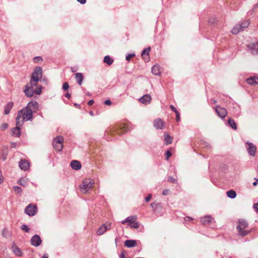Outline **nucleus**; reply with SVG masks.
Here are the masks:
<instances>
[{"mask_svg":"<svg viewBox=\"0 0 258 258\" xmlns=\"http://www.w3.org/2000/svg\"><path fill=\"white\" fill-rule=\"evenodd\" d=\"M38 103L36 101L29 102L27 106L18 112L16 118L18 124H23L26 120L30 119L32 117V113L37 110Z\"/></svg>","mask_w":258,"mask_h":258,"instance_id":"1","label":"nucleus"},{"mask_svg":"<svg viewBox=\"0 0 258 258\" xmlns=\"http://www.w3.org/2000/svg\"><path fill=\"white\" fill-rule=\"evenodd\" d=\"M133 127L132 123L127 120H123L116 123L113 127L112 131L109 130L107 131V133H110L113 135L123 134Z\"/></svg>","mask_w":258,"mask_h":258,"instance_id":"2","label":"nucleus"},{"mask_svg":"<svg viewBox=\"0 0 258 258\" xmlns=\"http://www.w3.org/2000/svg\"><path fill=\"white\" fill-rule=\"evenodd\" d=\"M41 87L35 86L34 85L31 84V82L28 84L25 87L24 92L26 95L28 97H32L34 92L38 95H39L41 93Z\"/></svg>","mask_w":258,"mask_h":258,"instance_id":"3","label":"nucleus"},{"mask_svg":"<svg viewBox=\"0 0 258 258\" xmlns=\"http://www.w3.org/2000/svg\"><path fill=\"white\" fill-rule=\"evenodd\" d=\"M94 183V180L92 179H85L80 185V189L81 192L83 194L86 193L93 187Z\"/></svg>","mask_w":258,"mask_h":258,"instance_id":"4","label":"nucleus"},{"mask_svg":"<svg viewBox=\"0 0 258 258\" xmlns=\"http://www.w3.org/2000/svg\"><path fill=\"white\" fill-rule=\"evenodd\" d=\"M239 234L242 236L247 235L250 231L247 222L244 220H240L236 227Z\"/></svg>","mask_w":258,"mask_h":258,"instance_id":"5","label":"nucleus"},{"mask_svg":"<svg viewBox=\"0 0 258 258\" xmlns=\"http://www.w3.org/2000/svg\"><path fill=\"white\" fill-rule=\"evenodd\" d=\"M42 77V69L40 67H37L35 69L34 72L32 74L30 82L31 84L36 86L38 81Z\"/></svg>","mask_w":258,"mask_h":258,"instance_id":"6","label":"nucleus"},{"mask_svg":"<svg viewBox=\"0 0 258 258\" xmlns=\"http://www.w3.org/2000/svg\"><path fill=\"white\" fill-rule=\"evenodd\" d=\"M137 218L136 216H130L121 222L122 224L127 223L132 228H138L139 227V223L137 222Z\"/></svg>","mask_w":258,"mask_h":258,"instance_id":"7","label":"nucleus"},{"mask_svg":"<svg viewBox=\"0 0 258 258\" xmlns=\"http://www.w3.org/2000/svg\"><path fill=\"white\" fill-rule=\"evenodd\" d=\"M63 138L61 136H58L55 138L53 142V146L56 150L60 151L63 148Z\"/></svg>","mask_w":258,"mask_h":258,"instance_id":"8","label":"nucleus"},{"mask_svg":"<svg viewBox=\"0 0 258 258\" xmlns=\"http://www.w3.org/2000/svg\"><path fill=\"white\" fill-rule=\"evenodd\" d=\"M37 212V207L34 204H29L25 209V213L30 216H34Z\"/></svg>","mask_w":258,"mask_h":258,"instance_id":"9","label":"nucleus"},{"mask_svg":"<svg viewBox=\"0 0 258 258\" xmlns=\"http://www.w3.org/2000/svg\"><path fill=\"white\" fill-rule=\"evenodd\" d=\"M111 223H106L101 226L97 230V234L98 235H100L105 233V232L111 228Z\"/></svg>","mask_w":258,"mask_h":258,"instance_id":"10","label":"nucleus"},{"mask_svg":"<svg viewBox=\"0 0 258 258\" xmlns=\"http://www.w3.org/2000/svg\"><path fill=\"white\" fill-rule=\"evenodd\" d=\"M215 111L217 114L222 118H224L227 114L226 109L219 106H218L215 108Z\"/></svg>","mask_w":258,"mask_h":258,"instance_id":"11","label":"nucleus"},{"mask_svg":"<svg viewBox=\"0 0 258 258\" xmlns=\"http://www.w3.org/2000/svg\"><path fill=\"white\" fill-rule=\"evenodd\" d=\"M154 127L157 129H162L165 125V122L161 118H156L153 122Z\"/></svg>","mask_w":258,"mask_h":258,"instance_id":"12","label":"nucleus"},{"mask_svg":"<svg viewBox=\"0 0 258 258\" xmlns=\"http://www.w3.org/2000/svg\"><path fill=\"white\" fill-rule=\"evenodd\" d=\"M19 166L21 169L27 170L30 167V163L27 160L22 159L20 162Z\"/></svg>","mask_w":258,"mask_h":258,"instance_id":"13","label":"nucleus"},{"mask_svg":"<svg viewBox=\"0 0 258 258\" xmlns=\"http://www.w3.org/2000/svg\"><path fill=\"white\" fill-rule=\"evenodd\" d=\"M31 244L34 246H39L41 243V238L37 235H36L32 237L31 239Z\"/></svg>","mask_w":258,"mask_h":258,"instance_id":"14","label":"nucleus"},{"mask_svg":"<svg viewBox=\"0 0 258 258\" xmlns=\"http://www.w3.org/2000/svg\"><path fill=\"white\" fill-rule=\"evenodd\" d=\"M151 97L149 95H145L139 99V101L144 104H147L151 102Z\"/></svg>","mask_w":258,"mask_h":258,"instance_id":"15","label":"nucleus"},{"mask_svg":"<svg viewBox=\"0 0 258 258\" xmlns=\"http://www.w3.org/2000/svg\"><path fill=\"white\" fill-rule=\"evenodd\" d=\"M150 49V47H148L144 49L142 53V57L145 61H149L150 60L149 52Z\"/></svg>","mask_w":258,"mask_h":258,"instance_id":"16","label":"nucleus"},{"mask_svg":"<svg viewBox=\"0 0 258 258\" xmlns=\"http://www.w3.org/2000/svg\"><path fill=\"white\" fill-rule=\"evenodd\" d=\"M214 221V219L209 216H205L201 218V222L203 225H207L212 223Z\"/></svg>","mask_w":258,"mask_h":258,"instance_id":"17","label":"nucleus"},{"mask_svg":"<svg viewBox=\"0 0 258 258\" xmlns=\"http://www.w3.org/2000/svg\"><path fill=\"white\" fill-rule=\"evenodd\" d=\"M23 124H18L16 121V127L12 130L13 134L16 137H19L21 135V127Z\"/></svg>","mask_w":258,"mask_h":258,"instance_id":"18","label":"nucleus"},{"mask_svg":"<svg viewBox=\"0 0 258 258\" xmlns=\"http://www.w3.org/2000/svg\"><path fill=\"white\" fill-rule=\"evenodd\" d=\"M247 145H248V147H247L248 152L249 153V154L250 155L254 156L255 153V151H256V147L253 144H252L251 143L247 144Z\"/></svg>","mask_w":258,"mask_h":258,"instance_id":"19","label":"nucleus"},{"mask_svg":"<svg viewBox=\"0 0 258 258\" xmlns=\"http://www.w3.org/2000/svg\"><path fill=\"white\" fill-rule=\"evenodd\" d=\"M13 252L14 254L17 256H22L23 252L21 250V249L18 247L17 246L14 245L12 247Z\"/></svg>","mask_w":258,"mask_h":258,"instance_id":"20","label":"nucleus"},{"mask_svg":"<svg viewBox=\"0 0 258 258\" xmlns=\"http://www.w3.org/2000/svg\"><path fill=\"white\" fill-rule=\"evenodd\" d=\"M14 103L13 102H9L7 104L5 107L4 113L5 114H8L12 107H13Z\"/></svg>","mask_w":258,"mask_h":258,"instance_id":"21","label":"nucleus"},{"mask_svg":"<svg viewBox=\"0 0 258 258\" xmlns=\"http://www.w3.org/2000/svg\"><path fill=\"white\" fill-rule=\"evenodd\" d=\"M137 241L134 240H127L124 242V245L127 247H132L136 246Z\"/></svg>","mask_w":258,"mask_h":258,"instance_id":"22","label":"nucleus"},{"mask_svg":"<svg viewBox=\"0 0 258 258\" xmlns=\"http://www.w3.org/2000/svg\"><path fill=\"white\" fill-rule=\"evenodd\" d=\"M247 82L250 85H255L258 84V77H251L247 79Z\"/></svg>","mask_w":258,"mask_h":258,"instance_id":"23","label":"nucleus"},{"mask_svg":"<svg viewBox=\"0 0 258 258\" xmlns=\"http://www.w3.org/2000/svg\"><path fill=\"white\" fill-rule=\"evenodd\" d=\"M71 165L72 168L75 170H78L81 167L80 162L76 160L73 161L71 163Z\"/></svg>","mask_w":258,"mask_h":258,"instance_id":"24","label":"nucleus"},{"mask_svg":"<svg viewBox=\"0 0 258 258\" xmlns=\"http://www.w3.org/2000/svg\"><path fill=\"white\" fill-rule=\"evenodd\" d=\"M152 73L155 75H160V68L158 65H154L152 68Z\"/></svg>","mask_w":258,"mask_h":258,"instance_id":"25","label":"nucleus"},{"mask_svg":"<svg viewBox=\"0 0 258 258\" xmlns=\"http://www.w3.org/2000/svg\"><path fill=\"white\" fill-rule=\"evenodd\" d=\"M170 109L173 111H174L175 113V114H176V121H179V120H180V113L179 112L177 111V110L176 109V108L172 105H171L170 106Z\"/></svg>","mask_w":258,"mask_h":258,"instance_id":"26","label":"nucleus"},{"mask_svg":"<svg viewBox=\"0 0 258 258\" xmlns=\"http://www.w3.org/2000/svg\"><path fill=\"white\" fill-rule=\"evenodd\" d=\"M76 79L79 85H81L83 80V76L81 73H76L75 75Z\"/></svg>","mask_w":258,"mask_h":258,"instance_id":"27","label":"nucleus"},{"mask_svg":"<svg viewBox=\"0 0 258 258\" xmlns=\"http://www.w3.org/2000/svg\"><path fill=\"white\" fill-rule=\"evenodd\" d=\"M164 140L166 145L170 144L172 142V138L168 134H164Z\"/></svg>","mask_w":258,"mask_h":258,"instance_id":"28","label":"nucleus"},{"mask_svg":"<svg viewBox=\"0 0 258 258\" xmlns=\"http://www.w3.org/2000/svg\"><path fill=\"white\" fill-rule=\"evenodd\" d=\"M242 30H243V29L241 28V26L238 25L232 29L231 32L233 34H236L238 33L240 31Z\"/></svg>","mask_w":258,"mask_h":258,"instance_id":"29","label":"nucleus"},{"mask_svg":"<svg viewBox=\"0 0 258 258\" xmlns=\"http://www.w3.org/2000/svg\"><path fill=\"white\" fill-rule=\"evenodd\" d=\"M104 62L108 65H111L113 62V59L109 56H106L104 58Z\"/></svg>","mask_w":258,"mask_h":258,"instance_id":"30","label":"nucleus"},{"mask_svg":"<svg viewBox=\"0 0 258 258\" xmlns=\"http://www.w3.org/2000/svg\"><path fill=\"white\" fill-rule=\"evenodd\" d=\"M28 182V179L25 177L21 178L18 182V183L20 185L25 186Z\"/></svg>","mask_w":258,"mask_h":258,"instance_id":"31","label":"nucleus"},{"mask_svg":"<svg viewBox=\"0 0 258 258\" xmlns=\"http://www.w3.org/2000/svg\"><path fill=\"white\" fill-rule=\"evenodd\" d=\"M227 195L230 198H234L236 196V194L234 190H230L227 192Z\"/></svg>","mask_w":258,"mask_h":258,"instance_id":"32","label":"nucleus"},{"mask_svg":"<svg viewBox=\"0 0 258 258\" xmlns=\"http://www.w3.org/2000/svg\"><path fill=\"white\" fill-rule=\"evenodd\" d=\"M228 124L232 128H233L234 130H235L236 128V124L233 119H231V118L229 119Z\"/></svg>","mask_w":258,"mask_h":258,"instance_id":"33","label":"nucleus"},{"mask_svg":"<svg viewBox=\"0 0 258 258\" xmlns=\"http://www.w3.org/2000/svg\"><path fill=\"white\" fill-rule=\"evenodd\" d=\"M249 48L258 52V41L256 43H252L249 45Z\"/></svg>","mask_w":258,"mask_h":258,"instance_id":"34","label":"nucleus"},{"mask_svg":"<svg viewBox=\"0 0 258 258\" xmlns=\"http://www.w3.org/2000/svg\"><path fill=\"white\" fill-rule=\"evenodd\" d=\"M249 24V23L248 21H245L242 22L241 24L240 25L241 26V28L242 29H243L244 28H246L248 26Z\"/></svg>","mask_w":258,"mask_h":258,"instance_id":"35","label":"nucleus"},{"mask_svg":"<svg viewBox=\"0 0 258 258\" xmlns=\"http://www.w3.org/2000/svg\"><path fill=\"white\" fill-rule=\"evenodd\" d=\"M14 190L17 193H20L22 191V189L20 187L15 186L13 187Z\"/></svg>","mask_w":258,"mask_h":258,"instance_id":"36","label":"nucleus"},{"mask_svg":"<svg viewBox=\"0 0 258 258\" xmlns=\"http://www.w3.org/2000/svg\"><path fill=\"white\" fill-rule=\"evenodd\" d=\"M8 127V125L6 123H3L1 126L0 129L2 131H5V130L7 129Z\"/></svg>","mask_w":258,"mask_h":258,"instance_id":"37","label":"nucleus"},{"mask_svg":"<svg viewBox=\"0 0 258 258\" xmlns=\"http://www.w3.org/2000/svg\"><path fill=\"white\" fill-rule=\"evenodd\" d=\"M21 229L25 232H28L29 228L26 225H22L21 227Z\"/></svg>","mask_w":258,"mask_h":258,"instance_id":"38","label":"nucleus"},{"mask_svg":"<svg viewBox=\"0 0 258 258\" xmlns=\"http://www.w3.org/2000/svg\"><path fill=\"white\" fill-rule=\"evenodd\" d=\"M69 88V86L68 83L65 82L63 84L62 88L64 90H67Z\"/></svg>","mask_w":258,"mask_h":258,"instance_id":"39","label":"nucleus"},{"mask_svg":"<svg viewBox=\"0 0 258 258\" xmlns=\"http://www.w3.org/2000/svg\"><path fill=\"white\" fill-rule=\"evenodd\" d=\"M135 56V55L133 54H130L126 56V59L127 60H130L131 58Z\"/></svg>","mask_w":258,"mask_h":258,"instance_id":"40","label":"nucleus"},{"mask_svg":"<svg viewBox=\"0 0 258 258\" xmlns=\"http://www.w3.org/2000/svg\"><path fill=\"white\" fill-rule=\"evenodd\" d=\"M152 198V195L149 194L145 198V200L147 202H148L150 201L151 199Z\"/></svg>","mask_w":258,"mask_h":258,"instance_id":"41","label":"nucleus"},{"mask_svg":"<svg viewBox=\"0 0 258 258\" xmlns=\"http://www.w3.org/2000/svg\"><path fill=\"white\" fill-rule=\"evenodd\" d=\"M166 155L167 159H168L169 158H170L171 156V153L170 151L169 150L167 151V152L166 153Z\"/></svg>","mask_w":258,"mask_h":258,"instance_id":"42","label":"nucleus"},{"mask_svg":"<svg viewBox=\"0 0 258 258\" xmlns=\"http://www.w3.org/2000/svg\"><path fill=\"white\" fill-rule=\"evenodd\" d=\"M125 256H126V253H125V252L124 251H123L120 254V257L121 258H125Z\"/></svg>","mask_w":258,"mask_h":258,"instance_id":"43","label":"nucleus"},{"mask_svg":"<svg viewBox=\"0 0 258 258\" xmlns=\"http://www.w3.org/2000/svg\"><path fill=\"white\" fill-rule=\"evenodd\" d=\"M39 60H41V57H35V58H34V61L35 62H38Z\"/></svg>","mask_w":258,"mask_h":258,"instance_id":"44","label":"nucleus"},{"mask_svg":"<svg viewBox=\"0 0 258 258\" xmlns=\"http://www.w3.org/2000/svg\"><path fill=\"white\" fill-rule=\"evenodd\" d=\"M168 193H169V190L168 189H164L163 191L162 194L163 195H167L168 194Z\"/></svg>","mask_w":258,"mask_h":258,"instance_id":"45","label":"nucleus"},{"mask_svg":"<svg viewBox=\"0 0 258 258\" xmlns=\"http://www.w3.org/2000/svg\"><path fill=\"white\" fill-rule=\"evenodd\" d=\"M191 220H192V219L191 218L189 217H186L185 218V221L186 222H189V221H190Z\"/></svg>","mask_w":258,"mask_h":258,"instance_id":"46","label":"nucleus"},{"mask_svg":"<svg viewBox=\"0 0 258 258\" xmlns=\"http://www.w3.org/2000/svg\"><path fill=\"white\" fill-rule=\"evenodd\" d=\"M104 103L107 105H111V102L109 100H107L105 101Z\"/></svg>","mask_w":258,"mask_h":258,"instance_id":"47","label":"nucleus"},{"mask_svg":"<svg viewBox=\"0 0 258 258\" xmlns=\"http://www.w3.org/2000/svg\"><path fill=\"white\" fill-rule=\"evenodd\" d=\"M253 208L255 210L258 212V203H256L253 205Z\"/></svg>","mask_w":258,"mask_h":258,"instance_id":"48","label":"nucleus"},{"mask_svg":"<svg viewBox=\"0 0 258 258\" xmlns=\"http://www.w3.org/2000/svg\"><path fill=\"white\" fill-rule=\"evenodd\" d=\"M94 103V101L93 100H90V101H89L88 102V105H89V106H91Z\"/></svg>","mask_w":258,"mask_h":258,"instance_id":"49","label":"nucleus"},{"mask_svg":"<svg viewBox=\"0 0 258 258\" xmlns=\"http://www.w3.org/2000/svg\"><path fill=\"white\" fill-rule=\"evenodd\" d=\"M78 2L82 4H84L86 2V0H77Z\"/></svg>","mask_w":258,"mask_h":258,"instance_id":"50","label":"nucleus"},{"mask_svg":"<svg viewBox=\"0 0 258 258\" xmlns=\"http://www.w3.org/2000/svg\"><path fill=\"white\" fill-rule=\"evenodd\" d=\"M65 96L67 98L69 99L71 97V95L69 93H67L66 94Z\"/></svg>","mask_w":258,"mask_h":258,"instance_id":"51","label":"nucleus"},{"mask_svg":"<svg viewBox=\"0 0 258 258\" xmlns=\"http://www.w3.org/2000/svg\"><path fill=\"white\" fill-rule=\"evenodd\" d=\"M258 184V179L256 180V181L253 183V185L254 186H256Z\"/></svg>","mask_w":258,"mask_h":258,"instance_id":"52","label":"nucleus"},{"mask_svg":"<svg viewBox=\"0 0 258 258\" xmlns=\"http://www.w3.org/2000/svg\"><path fill=\"white\" fill-rule=\"evenodd\" d=\"M42 258H48V257L46 254H44L43 255Z\"/></svg>","mask_w":258,"mask_h":258,"instance_id":"53","label":"nucleus"},{"mask_svg":"<svg viewBox=\"0 0 258 258\" xmlns=\"http://www.w3.org/2000/svg\"><path fill=\"white\" fill-rule=\"evenodd\" d=\"M92 113H93L92 111H91V112H90V114H91V115H92Z\"/></svg>","mask_w":258,"mask_h":258,"instance_id":"54","label":"nucleus"}]
</instances>
